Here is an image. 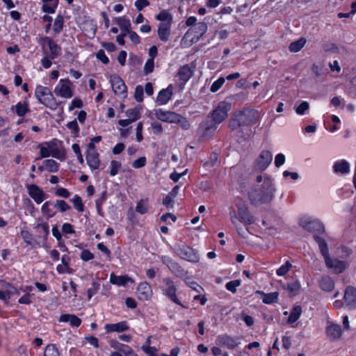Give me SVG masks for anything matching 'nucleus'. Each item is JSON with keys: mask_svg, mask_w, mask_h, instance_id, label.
Wrapping results in <instances>:
<instances>
[{"mask_svg": "<svg viewBox=\"0 0 356 356\" xmlns=\"http://www.w3.org/2000/svg\"><path fill=\"white\" fill-rule=\"evenodd\" d=\"M256 181L261 184L250 193L251 204L258 206L270 203L274 199L277 191L275 180L269 175L264 174L257 175Z\"/></svg>", "mask_w": 356, "mask_h": 356, "instance_id": "nucleus-1", "label": "nucleus"}, {"mask_svg": "<svg viewBox=\"0 0 356 356\" xmlns=\"http://www.w3.org/2000/svg\"><path fill=\"white\" fill-rule=\"evenodd\" d=\"M207 29L208 26L205 22H198L194 26L188 29L181 40V47L187 48L197 42Z\"/></svg>", "mask_w": 356, "mask_h": 356, "instance_id": "nucleus-2", "label": "nucleus"}, {"mask_svg": "<svg viewBox=\"0 0 356 356\" xmlns=\"http://www.w3.org/2000/svg\"><path fill=\"white\" fill-rule=\"evenodd\" d=\"M229 218L237 230L239 229L240 223L252 225L255 221L254 217L250 213L248 209L245 205L238 206L237 211L234 209H231L229 211Z\"/></svg>", "mask_w": 356, "mask_h": 356, "instance_id": "nucleus-3", "label": "nucleus"}, {"mask_svg": "<svg viewBox=\"0 0 356 356\" xmlns=\"http://www.w3.org/2000/svg\"><path fill=\"white\" fill-rule=\"evenodd\" d=\"M35 97L39 102L52 111L56 110L62 102H58L47 87L38 85L35 89Z\"/></svg>", "mask_w": 356, "mask_h": 356, "instance_id": "nucleus-4", "label": "nucleus"}, {"mask_svg": "<svg viewBox=\"0 0 356 356\" xmlns=\"http://www.w3.org/2000/svg\"><path fill=\"white\" fill-rule=\"evenodd\" d=\"M298 223L300 226L308 231L323 232L324 225L318 218L309 215H302L300 217Z\"/></svg>", "mask_w": 356, "mask_h": 356, "instance_id": "nucleus-5", "label": "nucleus"}, {"mask_svg": "<svg viewBox=\"0 0 356 356\" xmlns=\"http://www.w3.org/2000/svg\"><path fill=\"white\" fill-rule=\"evenodd\" d=\"M324 261L325 266L334 274L343 273L350 266L347 260H341L331 256L325 258Z\"/></svg>", "mask_w": 356, "mask_h": 356, "instance_id": "nucleus-6", "label": "nucleus"}, {"mask_svg": "<svg viewBox=\"0 0 356 356\" xmlns=\"http://www.w3.org/2000/svg\"><path fill=\"white\" fill-rule=\"evenodd\" d=\"M39 42L42 46L44 53L49 55L51 59L56 58L60 54V47L51 38L43 37L40 39Z\"/></svg>", "mask_w": 356, "mask_h": 356, "instance_id": "nucleus-7", "label": "nucleus"}, {"mask_svg": "<svg viewBox=\"0 0 356 356\" xmlns=\"http://www.w3.org/2000/svg\"><path fill=\"white\" fill-rule=\"evenodd\" d=\"M57 97L70 99L73 97L72 83L68 79H61L54 90Z\"/></svg>", "mask_w": 356, "mask_h": 356, "instance_id": "nucleus-8", "label": "nucleus"}, {"mask_svg": "<svg viewBox=\"0 0 356 356\" xmlns=\"http://www.w3.org/2000/svg\"><path fill=\"white\" fill-rule=\"evenodd\" d=\"M162 293L168 297L175 303L183 306L177 297V289L172 279L165 277L162 280V285L161 286Z\"/></svg>", "mask_w": 356, "mask_h": 356, "instance_id": "nucleus-9", "label": "nucleus"}, {"mask_svg": "<svg viewBox=\"0 0 356 356\" xmlns=\"http://www.w3.org/2000/svg\"><path fill=\"white\" fill-rule=\"evenodd\" d=\"M231 109V104L226 101L220 102L212 113L213 122L216 124H220L225 120L228 111Z\"/></svg>", "mask_w": 356, "mask_h": 356, "instance_id": "nucleus-10", "label": "nucleus"}, {"mask_svg": "<svg viewBox=\"0 0 356 356\" xmlns=\"http://www.w3.org/2000/svg\"><path fill=\"white\" fill-rule=\"evenodd\" d=\"M154 115L157 120L164 122L175 123L181 121V115L172 111H164L161 108L155 109Z\"/></svg>", "mask_w": 356, "mask_h": 356, "instance_id": "nucleus-11", "label": "nucleus"}, {"mask_svg": "<svg viewBox=\"0 0 356 356\" xmlns=\"http://www.w3.org/2000/svg\"><path fill=\"white\" fill-rule=\"evenodd\" d=\"M177 254L183 259L188 261L196 263L200 260L197 252L188 245H180L177 248Z\"/></svg>", "mask_w": 356, "mask_h": 356, "instance_id": "nucleus-12", "label": "nucleus"}, {"mask_svg": "<svg viewBox=\"0 0 356 356\" xmlns=\"http://www.w3.org/2000/svg\"><path fill=\"white\" fill-rule=\"evenodd\" d=\"M216 344L225 346L229 349H234L241 344V338L236 336H231L229 334L218 335L216 340Z\"/></svg>", "mask_w": 356, "mask_h": 356, "instance_id": "nucleus-13", "label": "nucleus"}, {"mask_svg": "<svg viewBox=\"0 0 356 356\" xmlns=\"http://www.w3.org/2000/svg\"><path fill=\"white\" fill-rule=\"evenodd\" d=\"M40 157L47 158L52 156L59 158L60 150L54 142H45L39 145Z\"/></svg>", "mask_w": 356, "mask_h": 356, "instance_id": "nucleus-14", "label": "nucleus"}, {"mask_svg": "<svg viewBox=\"0 0 356 356\" xmlns=\"http://www.w3.org/2000/svg\"><path fill=\"white\" fill-rule=\"evenodd\" d=\"M252 112L248 110L238 111L236 113L229 122V127L232 129H236L240 126L248 124L251 120L248 118Z\"/></svg>", "mask_w": 356, "mask_h": 356, "instance_id": "nucleus-15", "label": "nucleus"}, {"mask_svg": "<svg viewBox=\"0 0 356 356\" xmlns=\"http://www.w3.org/2000/svg\"><path fill=\"white\" fill-rule=\"evenodd\" d=\"M273 159V154L270 151H262L254 163V168L260 171L265 170L270 164Z\"/></svg>", "mask_w": 356, "mask_h": 356, "instance_id": "nucleus-16", "label": "nucleus"}, {"mask_svg": "<svg viewBox=\"0 0 356 356\" xmlns=\"http://www.w3.org/2000/svg\"><path fill=\"white\" fill-rule=\"evenodd\" d=\"M26 188L29 195L36 204H40L46 199V193L38 186L35 184H26Z\"/></svg>", "mask_w": 356, "mask_h": 356, "instance_id": "nucleus-17", "label": "nucleus"}, {"mask_svg": "<svg viewBox=\"0 0 356 356\" xmlns=\"http://www.w3.org/2000/svg\"><path fill=\"white\" fill-rule=\"evenodd\" d=\"M110 82L113 90L115 95H125L127 93V86L124 81L117 74H113L110 76Z\"/></svg>", "mask_w": 356, "mask_h": 356, "instance_id": "nucleus-18", "label": "nucleus"}, {"mask_svg": "<svg viewBox=\"0 0 356 356\" xmlns=\"http://www.w3.org/2000/svg\"><path fill=\"white\" fill-rule=\"evenodd\" d=\"M342 334L341 326L338 324L327 322L325 327V334L328 339L336 341L339 339Z\"/></svg>", "mask_w": 356, "mask_h": 356, "instance_id": "nucleus-19", "label": "nucleus"}, {"mask_svg": "<svg viewBox=\"0 0 356 356\" xmlns=\"http://www.w3.org/2000/svg\"><path fill=\"white\" fill-rule=\"evenodd\" d=\"M152 289L147 282H141L136 289V296L140 300H148L152 296Z\"/></svg>", "mask_w": 356, "mask_h": 356, "instance_id": "nucleus-20", "label": "nucleus"}, {"mask_svg": "<svg viewBox=\"0 0 356 356\" xmlns=\"http://www.w3.org/2000/svg\"><path fill=\"white\" fill-rule=\"evenodd\" d=\"M129 326L126 321H122L116 323H107L104 325L106 332L108 334L113 332L122 333L129 330Z\"/></svg>", "mask_w": 356, "mask_h": 356, "instance_id": "nucleus-21", "label": "nucleus"}, {"mask_svg": "<svg viewBox=\"0 0 356 356\" xmlns=\"http://www.w3.org/2000/svg\"><path fill=\"white\" fill-rule=\"evenodd\" d=\"M217 126L218 124L210 121L202 123L200 127L202 137L205 140L210 139L217 129Z\"/></svg>", "mask_w": 356, "mask_h": 356, "instance_id": "nucleus-22", "label": "nucleus"}, {"mask_svg": "<svg viewBox=\"0 0 356 356\" xmlns=\"http://www.w3.org/2000/svg\"><path fill=\"white\" fill-rule=\"evenodd\" d=\"M344 302L350 308L356 307V289L353 286H348L344 292Z\"/></svg>", "mask_w": 356, "mask_h": 356, "instance_id": "nucleus-23", "label": "nucleus"}, {"mask_svg": "<svg viewBox=\"0 0 356 356\" xmlns=\"http://www.w3.org/2000/svg\"><path fill=\"white\" fill-rule=\"evenodd\" d=\"M173 88L170 85L167 88L161 90L156 97V103L159 105H165L172 98Z\"/></svg>", "mask_w": 356, "mask_h": 356, "instance_id": "nucleus-24", "label": "nucleus"}, {"mask_svg": "<svg viewBox=\"0 0 356 356\" xmlns=\"http://www.w3.org/2000/svg\"><path fill=\"white\" fill-rule=\"evenodd\" d=\"M110 282L119 286H126L129 284H133L134 280L128 275H115L111 273L110 275Z\"/></svg>", "mask_w": 356, "mask_h": 356, "instance_id": "nucleus-25", "label": "nucleus"}, {"mask_svg": "<svg viewBox=\"0 0 356 356\" xmlns=\"http://www.w3.org/2000/svg\"><path fill=\"white\" fill-rule=\"evenodd\" d=\"M332 168L335 173L346 175L350 172V166L346 160L341 159L335 161Z\"/></svg>", "mask_w": 356, "mask_h": 356, "instance_id": "nucleus-26", "label": "nucleus"}, {"mask_svg": "<svg viewBox=\"0 0 356 356\" xmlns=\"http://www.w3.org/2000/svg\"><path fill=\"white\" fill-rule=\"evenodd\" d=\"M99 155L97 152H87L86 161L89 168L92 170H97L99 167Z\"/></svg>", "mask_w": 356, "mask_h": 356, "instance_id": "nucleus-27", "label": "nucleus"}, {"mask_svg": "<svg viewBox=\"0 0 356 356\" xmlns=\"http://www.w3.org/2000/svg\"><path fill=\"white\" fill-rule=\"evenodd\" d=\"M172 24L160 23L158 27L159 38L163 42L168 40L170 35V28Z\"/></svg>", "mask_w": 356, "mask_h": 356, "instance_id": "nucleus-28", "label": "nucleus"}, {"mask_svg": "<svg viewBox=\"0 0 356 356\" xmlns=\"http://www.w3.org/2000/svg\"><path fill=\"white\" fill-rule=\"evenodd\" d=\"M255 293L257 294H259L260 296H261L263 297L262 302L264 304L271 305V304L277 302L278 300V298H279L278 292L275 291V292L266 293L262 291H257Z\"/></svg>", "mask_w": 356, "mask_h": 356, "instance_id": "nucleus-29", "label": "nucleus"}, {"mask_svg": "<svg viewBox=\"0 0 356 356\" xmlns=\"http://www.w3.org/2000/svg\"><path fill=\"white\" fill-rule=\"evenodd\" d=\"M302 309L300 305H294L289 312V316L286 321L287 323L292 325L295 323L301 316Z\"/></svg>", "mask_w": 356, "mask_h": 356, "instance_id": "nucleus-30", "label": "nucleus"}, {"mask_svg": "<svg viewBox=\"0 0 356 356\" xmlns=\"http://www.w3.org/2000/svg\"><path fill=\"white\" fill-rule=\"evenodd\" d=\"M192 69L187 65L181 67L178 72V77L185 84L193 76Z\"/></svg>", "mask_w": 356, "mask_h": 356, "instance_id": "nucleus-31", "label": "nucleus"}, {"mask_svg": "<svg viewBox=\"0 0 356 356\" xmlns=\"http://www.w3.org/2000/svg\"><path fill=\"white\" fill-rule=\"evenodd\" d=\"M142 109L141 106H137L134 108L127 109L125 113L127 118L129 119L131 122H134L140 118Z\"/></svg>", "mask_w": 356, "mask_h": 356, "instance_id": "nucleus-32", "label": "nucleus"}, {"mask_svg": "<svg viewBox=\"0 0 356 356\" xmlns=\"http://www.w3.org/2000/svg\"><path fill=\"white\" fill-rule=\"evenodd\" d=\"M59 321L69 323L72 327H79L81 323V320L73 314H63L60 316Z\"/></svg>", "mask_w": 356, "mask_h": 356, "instance_id": "nucleus-33", "label": "nucleus"}, {"mask_svg": "<svg viewBox=\"0 0 356 356\" xmlns=\"http://www.w3.org/2000/svg\"><path fill=\"white\" fill-rule=\"evenodd\" d=\"M113 21L120 27L121 31L131 30V22L127 17H116L113 19Z\"/></svg>", "mask_w": 356, "mask_h": 356, "instance_id": "nucleus-34", "label": "nucleus"}, {"mask_svg": "<svg viewBox=\"0 0 356 356\" xmlns=\"http://www.w3.org/2000/svg\"><path fill=\"white\" fill-rule=\"evenodd\" d=\"M320 287L325 291H331L334 288V282L331 277L324 275L320 282Z\"/></svg>", "mask_w": 356, "mask_h": 356, "instance_id": "nucleus-35", "label": "nucleus"}, {"mask_svg": "<svg viewBox=\"0 0 356 356\" xmlns=\"http://www.w3.org/2000/svg\"><path fill=\"white\" fill-rule=\"evenodd\" d=\"M300 288L301 285L300 281L295 280L289 282L285 289L289 292L290 296H296L299 293Z\"/></svg>", "mask_w": 356, "mask_h": 356, "instance_id": "nucleus-36", "label": "nucleus"}, {"mask_svg": "<svg viewBox=\"0 0 356 356\" xmlns=\"http://www.w3.org/2000/svg\"><path fill=\"white\" fill-rule=\"evenodd\" d=\"M54 205L50 201L45 202L41 207V212L47 219L54 217L56 211L54 210Z\"/></svg>", "mask_w": 356, "mask_h": 356, "instance_id": "nucleus-37", "label": "nucleus"}, {"mask_svg": "<svg viewBox=\"0 0 356 356\" xmlns=\"http://www.w3.org/2000/svg\"><path fill=\"white\" fill-rule=\"evenodd\" d=\"M150 205L147 198L141 199L136 203V211L139 214L143 215L148 213Z\"/></svg>", "mask_w": 356, "mask_h": 356, "instance_id": "nucleus-38", "label": "nucleus"}, {"mask_svg": "<svg viewBox=\"0 0 356 356\" xmlns=\"http://www.w3.org/2000/svg\"><path fill=\"white\" fill-rule=\"evenodd\" d=\"M315 240L318 243L320 252L323 257V259L330 256L329 253L327 244L325 240L320 236H316Z\"/></svg>", "mask_w": 356, "mask_h": 356, "instance_id": "nucleus-39", "label": "nucleus"}, {"mask_svg": "<svg viewBox=\"0 0 356 356\" xmlns=\"http://www.w3.org/2000/svg\"><path fill=\"white\" fill-rule=\"evenodd\" d=\"M43 1L42 11L46 13H54L58 6V0H42Z\"/></svg>", "mask_w": 356, "mask_h": 356, "instance_id": "nucleus-40", "label": "nucleus"}, {"mask_svg": "<svg viewBox=\"0 0 356 356\" xmlns=\"http://www.w3.org/2000/svg\"><path fill=\"white\" fill-rule=\"evenodd\" d=\"M12 108L15 110L16 114L19 117L24 116L29 111V104L26 102H19Z\"/></svg>", "mask_w": 356, "mask_h": 356, "instance_id": "nucleus-41", "label": "nucleus"}, {"mask_svg": "<svg viewBox=\"0 0 356 356\" xmlns=\"http://www.w3.org/2000/svg\"><path fill=\"white\" fill-rule=\"evenodd\" d=\"M306 44V40L304 38H301L293 42H291L289 47V49L291 52H298L305 46Z\"/></svg>", "mask_w": 356, "mask_h": 356, "instance_id": "nucleus-42", "label": "nucleus"}, {"mask_svg": "<svg viewBox=\"0 0 356 356\" xmlns=\"http://www.w3.org/2000/svg\"><path fill=\"white\" fill-rule=\"evenodd\" d=\"M156 19L161 21V23H170L172 22V16L165 10H161L156 16Z\"/></svg>", "mask_w": 356, "mask_h": 356, "instance_id": "nucleus-43", "label": "nucleus"}, {"mask_svg": "<svg viewBox=\"0 0 356 356\" xmlns=\"http://www.w3.org/2000/svg\"><path fill=\"white\" fill-rule=\"evenodd\" d=\"M44 356H60V353L55 344L50 343L46 346Z\"/></svg>", "mask_w": 356, "mask_h": 356, "instance_id": "nucleus-44", "label": "nucleus"}, {"mask_svg": "<svg viewBox=\"0 0 356 356\" xmlns=\"http://www.w3.org/2000/svg\"><path fill=\"white\" fill-rule=\"evenodd\" d=\"M46 170L50 172H56L58 170V163L53 159H46L44 161Z\"/></svg>", "mask_w": 356, "mask_h": 356, "instance_id": "nucleus-45", "label": "nucleus"}, {"mask_svg": "<svg viewBox=\"0 0 356 356\" xmlns=\"http://www.w3.org/2000/svg\"><path fill=\"white\" fill-rule=\"evenodd\" d=\"M64 19L63 16L58 15L53 24V30L56 34L59 33L63 28Z\"/></svg>", "mask_w": 356, "mask_h": 356, "instance_id": "nucleus-46", "label": "nucleus"}, {"mask_svg": "<svg viewBox=\"0 0 356 356\" xmlns=\"http://www.w3.org/2000/svg\"><path fill=\"white\" fill-rule=\"evenodd\" d=\"M121 166L122 164L120 161L112 160L110 163L109 166V175L111 177L115 176L118 173L120 169L121 168Z\"/></svg>", "mask_w": 356, "mask_h": 356, "instance_id": "nucleus-47", "label": "nucleus"}, {"mask_svg": "<svg viewBox=\"0 0 356 356\" xmlns=\"http://www.w3.org/2000/svg\"><path fill=\"white\" fill-rule=\"evenodd\" d=\"M292 268V264L289 261H286L276 270V275L280 277L284 276Z\"/></svg>", "mask_w": 356, "mask_h": 356, "instance_id": "nucleus-48", "label": "nucleus"}, {"mask_svg": "<svg viewBox=\"0 0 356 356\" xmlns=\"http://www.w3.org/2000/svg\"><path fill=\"white\" fill-rule=\"evenodd\" d=\"M71 202H72L74 207L79 212H83L84 210V205L82 202L81 197L75 195L72 199Z\"/></svg>", "mask_w": 356, "mask_h": 356, "instance_id": "nucleus-49", "label": "nucleus"}, {"mask_svg": "<svg viewBox=\"0 0 356 356\" xmlns=\"http://www.w3.org/2000/svg\"><path fill=\"white\" fill-rule=\"evenodd\" d=\"M309 108V104L307 101H302L295 108L296 113L299 115H303Z\"/></svg>", "mask_w": 356, "mask_h": 356, "instance_id": "nucleus-50", "label": "nucleus"}, {"mask_svg": "<svg viewBox=\"0 0 356 356\" xmlns=\"http://www.w3.org/2000/svg\"><path fill=\"white\" fill-rule=\"evenodd\" d=\"M54 207L60 212H65L70 209V207L63 200H57Z\"/></svg>", "mask_w": 356, "mask_h": 356, "instance_id": "nucleus-51", "label": "nucleus"}, {"mask_svg": "<svg viewBox=\"0 0 356 356\" xmlns=\"http://www.w3.org/2000/svg\"><path fill=\"white\" fill-rule=\"evenodd\" d=\"M99 284L97 282H92V286L87 291L88 299L90 300L91 298L95 295L99 289Z\"/></svg>", "mask_w": 356, "mask_h": 356, "instance_id": "nucleus-52", "label": "nucleus"}, {"mask_svg": "<svg viewBox=\"0 0 356 356\" xmlns=\"http://www.w3.org/2000/svg\"><path fill=\"white\" fill-rule=\"evenodd\" d=\"M225 81V79L223 77H219L216 81H215L211 86L210 90L212 92H217L224 84Z\"/></svg>", "mask_w": 356, "mask_h": 356, "instance_id": "nucleus-53", "label": "nucleus"}, {"mask_svg": "<svg viewBox=\"0 0 356 356\" xmlns=\"http://www.w3.org/2000/svg\"><path fill=\"white\" fill-rule=\"evenodd\" d=\"M110 346L113 349L119 350L121 353H123L124 350L129 346L128 345L120 343L119 341H118L116 340H111L110 341Z\"/></svg>", "mask_w": 356, "mask_h": 356, "instance_id": "nucleus-54", "label": "nucleus"}, {"mask_svg": "<svg viewBox=\"0 0 356 356\" xmlns=\"http://www.w3.org/2000/svg\"><path fill=\"white\" fill-rule=\"evenodd\" d=\"M147 163V159L145 156H140L133 161L132 167L135 169H139L144 167Z\"/></svg>", "mask_w": 356, "mask_h": 356, "instance_id": "nucleus-55", "label": "nucleus"}, {"mask_svg": "<svg viewBox=\"0 0 356 356\" xmlns=\"http://www.w3.org/2000/svg\"><path fill=\"white\" fill-rule=\"evenodd\" d=\"M21 236L24 239V242L28 245H31L33 241V237L31 233L28 230L23 229L21 231Z\"/></svg>", "mask_w": 356, "mask_h": 356, "instance_id": "nucleus-56", "label": "nucleus"}, {"mask_svg": "<svg viewBox=\"0 0 356 356\" xmlns=\"http://www.w3.org/2000/svg\"><path fill=\"white\" fill-rule=\"evenodd\" d=\"M144 89L142 86H137L135 88L134 98L138 102L143 101Z\"/></svg>", "mask_w": 356, "mask_h": 356, "instance_id": "nucleus-57", "label": "nucleus"}, {"mask_svg": "<svg viewBox=\"0 0 356 356\" xmlns=\"http://www.w3.org/2000/svg\"><path fill=\"white\" fill-rule=\"evenodd\" d=\"M241 285V281L238 280L230 281L227 282L225 285L226 289L232 292L235 293L236 291V288Z\"/></svg>", "mask_w": 356, "mask_h": 356, "instance_id": "nucleus-58", "label": "nucleus"}, {"mask_svg": "<svg viewBox=\"0 0 356 356\" xmlns=\"http://www.w3.org/2000/svg\"><path fill=\"white\" fill-rule=\"evenodd\" d=\"M154 67V61L152 58H148L145 64L143 72L145 74H148L153 72Z\"/></svg>", "mask_w": 356, "mask_h": 356, "instance_id": "nucleus-59", "label": "nucleus"}, {"mask_svg": "<svg viewBox=\"0 0 356 356\" xmlns=\"http://www.w3.org/2000/svg\"><path fill=\"white\" fill-rule=\"evenodd\" d=\"M83 106L82 100L78 97L74 98L70 103L68 111H72L74 108H80Z\"/></svg>", "mask_w": 356, "mask_h": 356, "instance_id": "nucleus-60", "label": "nucleus"}, {"mask_svg": "<svg viewBox=\"0 0 356 356\" xmlns=\"http://www.w3.org/2000/svg\"><path fill=\"white\" fill-rule=\"evenodd\" d=\"M150 3L148 0H136L134 6L138 11H141L143 8L149 6Z\"/></svg>", "mask_w": 356, "mask_h": 356, "instance_id": "nucleus-61", "label": "nucleus"}, {"mask_svg": "<svg viewBox=\"0 0 356 356\" xmlns=\"http://www.w3.org/2000/svg\"><path fill=\"white\" fill-rule=\"evenodd\" d=\"M143 129V122H139L137 124L136 132V140L138 142H141L143 140V134H142Z\"/></svg>", "mask_w": 356, "mask_h": 356, "instance_id": "nucleus-62", "label": "nucleus"}, {"mask_svg": "<svg viewBox=\"0 0 356 356\" xmlns=\"http://www.w3.org/2000/svg\"><path fill=\"white\" fill-rule=\"evenodd\" d=\"M55 194L57 196L67 198L70 195V193L65 188L63 187H58L56 191Z\"/></svg>", "mask_w": 356, "mask_h": 356, "instance_id": "nucleus-63", "label": "nucleus"}, {"mask_svg": "<svg viewBox=\"0 0 356 356\" xmlns=\"http://www.w3.org/2000/svg\"><path fill=\"white\" fill-rule=\"evenodd\" d=\"M96 57L98 60H99L101 62H102L104 64H107L109 62V59L107 57V56L105 54V52L104 50L100 49L97 51L96 54Z\"/></svg>", "mask_w": 356, "mask_h": 356, "instance_id": "nucleus-64", "label": "nucleus"}]
</instances>
